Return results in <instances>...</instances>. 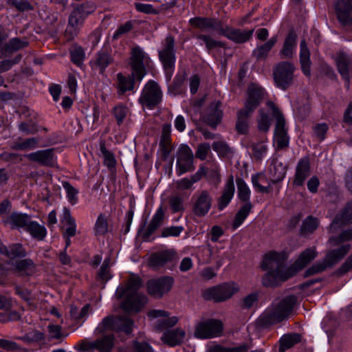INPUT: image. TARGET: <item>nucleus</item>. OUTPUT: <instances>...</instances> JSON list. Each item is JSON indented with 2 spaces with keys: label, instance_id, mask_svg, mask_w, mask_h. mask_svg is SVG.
<instances>
[{
  "label": "nucleus",
  "instance_id": "2eb2a0df",
  "mask_svg": "<svg viewBox=\"0 0 352 352\" xmlns=\"http://www.w3.org/2000/svg\"><path fill=\"white\" fill-rule=\"evenodd\" d=\"M173 283L174 279L170 276L149 280L146 283L147 292L154 298H161L170 291Z\"/></svg>",
  "mask_w": 352,
  "mask_h": 352
},
{
  "label": "nucleus",
  "instance_id": "0e129e2a",
  "mask_svg": "<svg viewBox=\"0 0 352 352\" xmlns=\"http://www.w3.org/2000/svg\"><path fill=\"white\" fill-rule=\"evenodd\" d=\"M258 112L260 118L258 120V128L260 131L266 132L269 130L271 125L270 119L263 109H260Z\"/></svg>",
  "mask_w": 352,
  "mask_h": 352
},
{
  "label": "nucleus",
  "instance_id": "c03bdc74",
  "mask_svg": "<svg viewBox=\"0 0 352 352\" xmlns=\"http://www.w3.org/2000/svg\"><path fill=\"white\" fill-rule=\"evenodd\" d=\"M252 207L253 206L251 202L245 203L241 206L239 211L236 213L232 223V227L234 230L238 228L243 223L251 212Z\"/></svg>",
  "mask_w": 352,
  "mask_h": 352
},
{
  "label": "nucleus",
  "instance_id": "f3484780",
  "mask_svg": "<svg viewBox=\"0 0 352 352\" xmlns=\"http://www.w3.org/2000/svg\"><path fill=\"white\" fill-rule=\"evenodd\" d=\"M335 9L342 27L346 30H352V0H338Z\"/></svg>",
  "mask_w": 352,
  "mask_h": 352
},
{
  "label": "nucleus",
  "instance_id": "c85d7f7f",
  "mask_svg": "<svg viewBox=\"0 0 352 352\" xmlns=\"http://www.w3.org/2000/svg\"><path fill=\"white\" fill-rule=\"evenodd\" d=\"M234 184L233 177L227 181L221 195L217 199V208L219 210H223L231 201L234 194Z\"/></svg>",
  "mask_w": 352,
  "mask_h": 352
},
{
  "label": "nucleus",
  "instance_id": "6e6552de",
  "mask_svg": "<svg viewBox=\"0 0 352 352\" xmlns=\"http://www.w3.org/2000/svg\"><path fill=\"white\" fill-rule=\"evenodd\" d=\"M294 65L286 61L278 63L274 67L273 78L276 86L283 90L290 87L294 82Z\"/></svg>",
  "mask_w": 352,
  "mask_h": 352
},
{
  "label": "nucleus",
  "instance_id": "7c9ffc66",
  "mask_svg": "<svg viewBox=\"0 0 352 352\" xmlns=\"http://www.w3.org/2000/svg\"><path fill=\"white\" fill-rule=\"evenodd\" d=\"M253 111L242 108L237 111L235 129L237 133L245 134L249 129L250 118Z\"/></svg>",
  "mask_w": 352,
  "mask_h": 352
},
{
  "label": "nucleus",
  "instance_id": "f257e3e1",
  "mask_svg": "<svg viewBox=\"0 0 352 352\" xmlns=\"http://www.w3.org/2000/svg\"><path fill=\"white\" fill-rule=\"evenodd\" d=\"M318 254L316 247L307 248L300 253L292 265L286 267L285 258L283 254L276 252L266 254L261 265L263 270H268L262 278L263 285L267 287L278 285L306 267Z\"/></svg>",
  "mask_w": 352,
  "mask_h": 352
},
{
  "label": "nucleus",
  "instance_id": "c756f323",
  "mask_svg": "<svg viewBox=\"0 0 352 352\" xmlns=\"http://www.w3.org/2000/svg\"><path fill=\"white\" fill-rule=\"evenodd\" d=\"M113 336H105L92 343L82 346V349L89 351L91 349H96L100 352H110L113 346Z\"/></svg>",
  "mask_w": 352,
  "mask_h": 352
},
{
  "label": "nucleus",
  "instance_id": "9d476101",
  "mask_svg": "<svg viewBox=\"0 0 352 352\" xmlns=\"http://www.w3.org/2000/svg\"><path fill=\"white\" fill-rule=\"evenodd\" d=\"M174 47L175 39L172 36L169 35L164 39L162 49L159 51V58L163 64L168 80L171 78L175 67L176 57Z\"/></svg>",
  "mask_w": 352,
  "mask_h": 352
},
{
  "label": "nucleus",
  "instance_id": "ddd939ff",
  "mask_svg": "<svg viewBox=\"0 0 352 352\" xmlns=\"http://www.w3.org/2000/svg\"><path fill=\"white\" fill-rule=\"evenodd\" d=\"M101 324L102 330L110 329L129 335L132 332L134 322L126 316H107L102 320Z\"/></svg>",
  "mask_w": 352,
  "mask_h": 352
},
{
  "label": "nucleus",
  "instance_id": "58836bf2",
  "mask_svg": "<svg viewBox=\"0 0 352 352\" xmlns=\"http://www.w3.org/2000/svg\"><path fill=\"white\" fill-rule=\"evenodd\" d=\"M300 47V60L301 63L302 70L305 75H306L307 76H309L311 74L310 52L305 40L301 41Z\"/></svg>",
  "mask_w": 352,
  "mask_h": 352
},
{
  "label": "nucleus",
  "instance_id": "1a4fd4ad",
  "mask_svg": "<svg viewBox=\"0 0 352 352\" xmlns=\"http://www.w3.org/2000/svg\"><path fill=\"white\" fill-rule=\"evenodd\" d=\"M162 100V91L155 81L151 80L144 85L139 102L143 107L153 109Z\"/></svg>",
  "mask_w": 352,
  "mask_h": 352
},
{
  "label": "nucleus",
  "instance_id": "e2e57ef3",
  "mask_svg": "<svg viewBox=\"0 0 352 352\" xmlns=\"http://www.w3.org/2000/svg\"><path fill=\"white\" fill-rule=\"evenodd\" d=\"M184 231V227L183 226H172L168 227H164L162 231L160 236L162 237H177L179 236L181 233Z\"/></svg>",
  "mask_w": 352,
  "mask_h": 352
},
{
  "label": "nucleus",
  "instance_id": "09e8293b",
  "mask_svg": "<svg viewBox=\"0 0 352 352\" xmlns=\"http://www.w3.org/2000/svg\"><path fill=\"white\" fill-rule=\"evenodd\" d=\"M196 38L204 42L208 52L217 47H226V44L223 42L215 40L209 34H198L196 35Z\"/></svg>",
  "mask_w": 352,
  "mask_h": 352
},
{
  "label": "nucleus",
  "instance_id": "79ce46f5",
  "mask_svg": "<svg viewBox=\"0 0 352 352\" xmlns=\"http://www.w3.org/2000/svg\"><path fill=\"white\" fill-rule=\"evenodd\" d=\"M21 276H31L35 272V265L31 259H23L18 261L15 268Z\"/></svg>",
  "mask_w": 352,
  "mask_h": 352
},
{
  "label": "nucleus",
  "instance_id": "603ef678",
  "mask_svg": "<svg viewBox=\"0 0 352 352\" xmlns=\"http://www.w3.org/2000/svg\"><path fill=\"white\" fill-rule=\"evenodd\" d=\"M168 204L173 213L182 212L185 210L184 199L178 194L169 197Z\"/></svg>",
  "mask_w": 352,
  "mask_h": 352
},
{
  "label": "nucleus",
  "instance_id": "de8ad7c7",
  "mask_svg": "<svg viewBox=\"0 0 352 352\" xmlns=\"http://www.w3.org/2000/svg\"><path fill=\"white\" fill-rule=\"evenodd\" d=\"M38 140L36 138H30L25 140L19 139L14 142L11 148L17 151L34 149L37 147Z\"/></svg>",
  "mask_w": 352,
  "mask_h": 352
},
{
  "label": "nucleus",
  "instance_id": "c9c22d12",
  "mask_svg": "<svg viewBox=\"0 0 352 352\" xmlns=\"http://www.w3.org/2000/svg\"><path fill=\"white\" fill-rule=\"evenodd\" d=\"M171 125L170 124H165L162 126V131L160 141V146L163 151V156L166 157L169 155L172 149L171 146Z\"/></svg>",
  "mask_w": 352,
  "mask_h": 352
},
{
  "label": "nucleus",
  "instance_id": "dca6fc26",
  "mask_svg": "<svg viewBox=\"0 0 352 352\" xmlns=\"http://www.w3.org/2000/svg\"><path fill=\"white\" fill-rule=\"evenodd\" d=\"M192 212L199 217L205 216L212 207V198L209 191H197L192 198Z\"/></svg>",
  "mask_w": 352,
  "mask_h": 352
},
{
  "label": "nucleus",
  "instance_id": "7ed1b4c3",
  "mask_svg": "<svg viewBox=\"0 0 352 352\" xmlns=\"http://www.w3.org/2000/svg\"><path fill=\"white\" fill-rule=\"evenodd\" d=\"M296 302L297 297L295 295L276 298L258 318V324L262 327H268L283 321L290 316Z\"/></svg>",
  "mask_w": 352,
  "mask_h": 352
},
{
  "label": "nucleus",
  "instance_id": "bb28decb",
  "mask_svg": "<svg viewBox=\"0 0 352 352\" xmlns=\"http://www.w3.org/2000/svg\"><path fill=\"white\" fill-rule=\"evenodd\" d=\"M310 162L308 157L301 158L296 167L293 183L295 186H301L310 175Z\"/></svg>",
  "mask_w": 352,
  "mask_h": 352
},
{
  "label": "nucleus",
  "instance_id": "4468645a",
  "mask_svg": "<svg viewBox=\"0 0 352 352\" xmlns=\"http://www.w3.org/2000/svg\"><path fill=\"white\" fill-rule=\"evenodd\" d=\"M193 153L190 148L186 144H182L177 152V173L182 175L185 173L192 171L195 169L193 165Z\"/></svg>",
  "mask_w": 352,
  "mask_h": 352
},
{
  "label": "nucleus",
  "instance_id": "49530a36",
  "mask_svg": "<svg viewBox=\"0 0 352 352\" xmlns=\"http://www.w3.org/2000/svg\"><path fill=\"white\" fill-rule=\"evenodd\" d=\"M318 227V220L312 216H308L300 226V234L304 236H308L317 229Z\"/></svg>",
  "mask_w": 352,
  "mask_h": 352
},
{
  "label": "nucleus",
  "instance_id": "72a5a7b5",
  "mask_svg": "<svg viewBox=\"0 0 352 352\" xmlns=\"http://www.w3.org/2000/svg\"><path fill=\"white\" fill-rule=\"evenodd\" d=\"M184 331L182 329L177 328L174 330H168L165 331L162 336V340L164 343L171 346H174L179 344L184 340Z\"/></svg>",
  "mask_w": 352,
  "mask_h": 352
},
{
  "label": "nucleus",
  "instance_id": "5fc2aeb1",
  "mask_svg": "<svg viewBox=\"0 0 352 352\" xmlns=\"http://www.w3.org/2000/svg\"><path fill=\"white\" fill-rule=\"evenodd\" d=\"M248 346L247 344H241L234 347H225L221 345H214L210 346L207 352H247Z\"/></svg>",
  "mask_w": 352,
  "mask_h": 352
},
{
  "label": "nucleus",
  "instance_id": "a19ab883",
  "mask_svg": "<svg viewBox=\"0 0 352 352\" xmlns=\"http://www.w3.org/2000/svg\"><path fill=\"white\" fill-rule=\"evenodd\" d=\"M25 230L38 241H43L47 234V230L44 226L32 220L30 221Z\"/></svg>",
  "mask_w": 352,
  "mask_h": 352
},
{
  "label": "nucleus",
  "instance_id": "f03ea898",
  "mask_svg": "<svg viewBox=\"0 0 352 352\" xmlns=\"http://www.w3.org/2000/svg\"><path fill=\"white\" fill-rule=\"evenodd\" d=\"M352 240V230H346L340 235L331 236L328 242L331 246H340L328 252L322 261L314 263L305 272V276L307 277L320 273L338 263L349 251L350 245L346 242Z\"/></svg>",
  "mask_w": 352,
  "mask_h": 352
},
{
  "label": "nucleus",
  "instance_id": "473e14b6",
  "mask_svg": "<svg viewBox=\"0 0 352 352\" xmlns=\"http://www.w3.org/2000/svg\"><path fill=\"white\" fill-rule=\"evenodd\" d=\"M297 35L294 30H291L287 35L283 48L280 52L282 58H291L293 56L296 47Z\"/></svg>",
  "mask_w": 352,
  "mask_h": 352
},
{
  "label": "nucleus",
  "instance_id": "a18cd8bd",
  "mask_svg": "<svg viewBox=\"0 0 352 352\" xmlns=\"http://www.w3.org/2000/svg\"><path fill=\"white\" fill-rule=\"evenodd\" d=\"M117 80L118 89V93L120 95L124 94L126 91H132L134 88V81L137 79H134L131 76V78H128L124 76L122 73L117 74Z\"/></svg>",
  "mask_w": 352,
  "mask_h": 352
},
{
  "label": "nucleus",
  "instance_id": "4c0bfd02",
  "mask_svg": "<svg viewBox=\"0 0 352 352\" xmlns=\"http://www.w3.org/2000/svg\"><path fill=\"white\" fill-rule=\"evenodd\" d=\"M0 252L10 258L24 257L26 255L25 249L20 243H14L8 248L0 243Z\"/></svg>",
  "mask_w": 352,
  "mask_h": 352
},
{
  "label": "nucleus",
  "instance_id": "bf43d9fd",
  "mask_svg": "<svg viewBox=\"0 0 352 352\" xmlns=\"http://www.w3.org/2000/svg\"><path fill=\"white\" fill-rule=\"evenodd\" d=\"M252 149L254 158L261 160L267 152V146L264 142L252 143Z\"/></svg>",
  "mask_w": 352,
  "mask_h": 352
},
{
  "label": "nucleus",
  "instance_id": "ea45409f",
  "mask_svg": "<svg viewBox=\"0 0 352 352\" xmlns=\"http://www.w3.org/2000/svg\"><path fill=\"white\" fill-rule=\"evenodd\" d=\"M271 181L273 184L281 182L286 175V167L282 162L275 160L270 168Z\"/></svg>",
  "mask_w": 352,
  "mask_h": 352
},
{
  "label": "nucleus",
  "instance_id": "b1692460",
  "mask_svg": "<svg viewBox=\"0 0 352 352\" xmlns=\"http://www.w3.org/2000/svg\"><path fill=\"white\" fill-rule=\"evenodd\" d=\"M25 157L29 160L44 166H53L55 164V155L52 148L37 151L25 155Z\"/></svg>",
  "mask_w": 352,
  "mask_h": 352
},
{
  "label": "nucleus",
  "instance_id": "cd10ccee",
  "mask_svg": "<svg viewBox=\"0 0 352 352\" xmlns=\"http://www.w3.org/2000/svg\"><path fill=\"white\" fill-rule=\"evenodd\" d=\"M30 220L31 217L30 215L14 212L3 220V223L8 225L12 229L19 230L23 228L25 230Z\"/></svg>",
  "mask_w": 352,
  "mask_h": 352
},
{
  "label": "nucleus",
  "instance_id": "680f3d73",
  "mask_svg": "<svg viewBox=\"0 0 352 352\" xmlns=\"http://www.w3.org/2000/svg\"><path fill=\"white\" fill-rule=\"evenodd\" d=\"M63 187L66 191L67 197L69 203L72 205L76 204L78 201L77 195L78 193V190L72 186L68 182H63Z\"/></svg>",
  "mask_w": 352,
  "mask_h": 352
},
{
  "label": "nucleus",
  "instance_id": "338daca9",
  "mask_svg": "<svg viewBox=\"0 0 352 352\" xmlns=\"http://www.w3.org/2000/svg\"><path fill=\"white\" fill-rule=\"evenodd\" d=\"M22 58L21 54L16 55L13 59H6L0 61V74L10 69L13 65L19 63Z\"/></svg>",
  "mask_w": 352,
  "mask_h": 352
},
{
  "label": "nucleus",
  "instance_id": "423d86ee",
  "mask_svg": "<svg viewBox=\"0 0 352 352\" xmlns=\"http://www.w3.org/2000/svg\"><path fill=\"white\" fill-rule=\"evenodd\" d=\"M151 59L148 55L140 46L131 48L129 57V65L131 69V75L134 79L141 81L146 74V67L148 66Z\"/></svg>",
  "mask_w": 352,
  "mask_h": 352
},
{
  "label": "nucleus",
  "instance_id": "052dcab7",
  "mask_svg": "<svg viewBox=\"0 0 352 352\" xmlns=\"http://www.w3.org/2000/svg\"><path fill=\"white\" fill-rule=\"evenodd\" d=\"M212 147L219 155L222 157L228 156L232 153L231 148L224 141H215L212 143Z\"/></svg>",
  "mask_w": 352,
  "mask_h": 352
},
{
  "label": "nucleus",
  "instance_id": "69168bd1",
  "mask_svg": "<svg viewBox=\"0 0 352 352\" xmlns=\"http://www.w3.org/2000/svg\"><path fill=\"white\" fill-rule=\"evenodd\" d=\"M128 113V109L122 105H118L113 108V114L117 121L118 125L123 123Z\"/></svg>",
  "mask_w": 352,
  "mask_h": 352
},
{
  "label": "nucleus",
  "instance_id": "0eeeda50",
  "mask_svg": "<svg viewBox=\"0 0 352 352\" xmlns=\"http://www.w3.org/2000/svg\"><path fill=\"white\" fill-rule=\"evenodd\" d=\"M223 331V322L218 319L208 318L198 322L194 331V336L207 340L220 337Z\"/></svg>",
  "mask_w": 352,
  "mask_h": 352
},
{
  "label": "nucleus",
  "instance_id": "8fccbe9b",
  "mask_svg": "<svg viewBox=\"0 0 352 352\" xmlns=\"http://www.w3.org/2000/svg\"><path fill=\"white\" fill-rule=\"evenodd\" d=\"M237 194L239 199L245 203L250 202V189L242 178H236Z\"/></svg>",
  "mask_w": 352,
  "mask_h": 352
},
{
  "label": "nucleus",
  "instance_id": "5701e85b",
  "mask_svg": "<svg viewBox=\"0 0 352 352\" xmlns=\"http://www.w3.org/2000/svg\"><path fill=\"white\" fill-rule=\"evenodd\" d=\"M113 62V58L106 50L98 51L90 61V66L94 71L104 74L106 68Z\"/></svg>",
  "mask_w": 352,
  "mask_h": 352
},
{
  "label": "nucleus",
  "instance_id": "4d7b16f0",
  "mask_svg": "<svg viewBox=\"0 0 352 352\" xmlns=\"http://www.w3.org/2000/svg\"><path fill=\"white\" fill-rule=\"evenodd\" d=\"M264 180H265V177L262 173L252 175V183L256 190L259 192L269 193L271 191V186H263L259 184V182H263Z\"/></svg>",
  "mask_w": 352,
  "mask_h": 352
},
{
  "label": "nucleus",
  "instance_id": "6ab92c4d",
  "mask_svg": "<svg viewBox=\"0 0 352 352\" xmlns=\"http://www.w3.org/2000/svg\"><path fill=\"white\" fill-rule=\"evenodd\" d=\"M148 316L151 318H162L155 324V329L157 331H163L172 327L178 322V318L176 316L168 317V313L161 309L151 310L148 312Z\"/></svg>",
  "mask_w": 352,
  "mask_h": 352
},
{
  "label": "nucleus",
  "instance_id": "13d9d810",
  "mask_svg": "<svg viewBox=\"0 0 352 352\" xmlns=\"http://www.w3.org/2000/svg\"><path fill=\"white\" fill-rule=\"evenodd\" d=\"M108 231V223L105 216L100 214L96 220L94 226V232L96 235H103Z\"/></svg>",
  "mask_w": 352,
  "mask_h": 352
},
{
  "label": "nucleus",
  "instance_id": "37998d69",
  "mask_svg": "<svg viewBox=\"0 0 352 352\" xmlns=\"http://www.w3.org/2000/svg\"><path fill=\"white\" fill-rule=\"evenodd\" d=\"M300 341V335L298 333H288L280 339L279 352H285L286 350L293 347Z\"/></svg>",
  "mask_w": 352,
  "mask_h": 352
},
{
  "label": "nucleus",
  "instance_id": "aec40b11",
  "mask_svg": "<svg viewBox=\"0 0 352 352\" xmlns=\"http://www.w3.org/2000/svg\"><path fill=\"white\" fill-rule=\"evenodd\" d=\"M176 256L173 250H166L152 254L148 261L150 267L157 270L164 267L167 263L172 262Z\"/></svg>",
  "mask_w": 352,
  "mask_h": 352
},
{
  "label": "nucleus",
  "instance_id": "6e6d98bb",
  "mask_svg": "<svg viewBox=\"0 0 352 352\" xmlns=\"http://www.w3.org/2000/svg\"><path fill=\"white\" fill-rule=\"evenodd\" d=\"M100 150L102 154L104 164L109 168H113L116 164V160L113 154L106 148L105 142L103 141L100 143Z\"/></svg>",
  "mask_w": 352,
  "mask_h": 352
},
{
  "label": "nucleus",
  "instance_id": "3c124183",
  "mask_svg": "<svg viewBox=\"0 0 352 352\" xmlns=\"http://www.w3.org/2000/svg\"><path fill=\"white\" fill-rule=\"evenodd\" d=\"M28 45L29 42L27 40L13 38L5 45L4 50L7 52L12 53L27 47Z\"/></svg>",
  "mask_w": 352,
  "mask_h": 352
},
{
  "label": "nucleus",
  "instance_id": "39448f33",
  "mask_svg": "<svg viewBox=\"0 0 352 352\" xmlns=\"http://www.w3.org/2000/svg\"><path fill=\"white\" fill-rule=\"evenodd\" d=\"M96 6L91 3H87L74 9L71 12L68 24L65 31L67 40L74 39L78 34L80 28L88 15L94 12Z\"/></svg>",
  "mask_w": 352,
  "mask_h": 352
},
{
  "label": "nucleus",
  "instance_id": "a878e982",
  "mask_svg": "<svg viewBox=\"0 0 352 352\" xmlns=\"http://www.w3.org/2000/svg\"><path fill=\"white\" fill-rule=\"evenodd\" d=\"M191 25L202 30H212L220 34L222 28L221 21L210 17H195L190 19Z\"/></svg>",
  "mask_w": 352,
  "mask_h": 352
},
{
  "label": "nucleus",
  "instance_id": "864d4df0",
  "mask_svg": "<svg viewBox=\"0 0 352 352\" xmlns=\"http://www.w3.org/2000/svg\"><path fill=\"white\" fill-rule=\"evenodd\" d=\"M110 264L111 258L109 256L104 260L99 271L98 272V279L104 283L111 278Z\"/></svg>",
  "mask_w": 352,
  "mask_h": 352
},
{
  "label": "nucleus",
  "instance_id": "9b49d317",
  "mask_svg": "<svg viewBox=\"0 0 352 352\" xmlns=\"http://www.w3.org/2000/svg\"><path fill=\"white\" fill-rule=\"evenodd\" d=\"M267 106L272 111L273 116L276 120L274 140L276 142L277 147L279 149L287 147L289 144V137L287 135V129H285V118L274 103L272 102H268Z\"/></svg>",
  "mask_w": 352,
  "mask_h": 352
},
{
  "label": "nucleus",
  "instance_id": "20e7f679",
  "mask_svg": "<svg viewBox=\"0 0 352 352\" xmlns=\"http://www.w3.org/2000/svg\"><path fill=\"white\" fill-rule=\"evenodd\" d=\"M142 285L141 278L133 275L129 278L126 287L121 286L117 289L115 294L117 299L120 300L125 296L121 304L123 310L126 312H138L147 303V297L137 292Z\"/></svg>",
  "mask_w": 352,
  "mask_h": 352
},
{
  "label": "nucleus",
  "instance_id": "393cba45",
  "mask_svg": "<svg viewBox=\"0 0 352 352\" xmlns=\"http://www.w3.org/2000/svg\"><path fill=\"white\" fill-rule=\"evenodd\" d=\"M221 102L214 101L210 104L203 116V120L208 125L216 127L223 117V111L221 109Z\"/></svg>",
  "mask_w": 352,
  "mask_h": 352
},
{
  "label": "nucleus",
  "instance_id": "2f4dec72",
  "mask_svg": "<svg viewBox=\"0 0 352 352\" xmlns=\"http://www.w3.org/2000/svg\"><path fill=\"white\" fill-rule=\"evenodd\" d=\"M164 218V212L162 208L160 207L157 210L147 228L143 232L142 237L144 239H148L155 232V231L162 225Z\"/></svg>",
  "mask_w": 352,
  "mask_h": 352
},
{
  "label": "nucleus",
  "instance_id": "f704fd0d",
  "mask_svg": "<svg viewBox=\"0 0 352 352\" xmlns=\"http://www.w3.org/2000/svg\"><path fill=\"white\" fill-rule=\"evenodd\" d=\"M352 222V201L349 202L340 214H338L331 224V228H336Z\"/></svg>",
  "mask_w": 352,
  "mask_h": 352
},
{
  "label": "nucleus",
  "instance_id": "4be33fe9",
  "mask_svg": "<svg viewBox=\"0 0 352 352\" xmlns=\"http://www.w3.org/2000/svg\"><path fill=\"white\" fill-rule=\"evenodd\" d=\"M265 90L261 87L251 85L248 89V98L244 104L243 108L254 111L264 98Z\"/></svg>",
  "mask_w": 352,
  "mask_h": 352
},
{
  "label": "nucleus",
  "instance_id": "f8f14e48",
  "mask_svg": "<svg viewBox=\"0 0 352 352\" xmlns=\"http://www.w3.org/2000/svg\"><path fill=\"white\" fill-rule=\"evenodd\" d=\"M236 291L237 289L234 287V283H226L206 289L203 296L208 300L222 302L231 298Z\"/></svg>",
  "mask_w": 352,
  "mask_h": 352
},
{
  "label": "nucleus",
  "instance_id": "e433bc0d",
  "mask_svg": "<svg viewBox=\"0 0 352 352\" xmlns=\"http://www.w3.org/2000/svg\"><path fill=\"white\" fill-rule=\"evenodd\" d=\"M277 42L276 36L272 37L269 41H267L264 44L261 45H258L252 52V56L257 60H261L265 59L269 52L275 45Z\"/></svg>",
  "mask_w": 352,
  "mask_h": 352
},
{
  "label": "nucleus",
  "instance_id": "412c9836",
  "mask_svg": "<svg viewBox=\"0 0 352 352\" xmlns=\"http://www.w3.org/2000/svg\"><path fill=\"white\" fill-rule=\"evenodd\" d=\"M336 63L338 71L344 80L346 87L349 89L350 78H352V57L341 53L337 56Z\"/></svg>",
  "mask_w": 352,
  "mask_h": 352
},
{
  "label": "nucleus",
  "instance_id": "a211bd4d",
  "mask_svg": "<svg viewBox=\"0 0 352 352\" xmlns=\"http://www.w3.org/2000/svg\"><path fill=\"white\" fill-rule=\"evenodd\" d=\"M254 30H241L234 28L228 25H223L220 35L226 36L235 43L241 44L248 42L252 37Z\"/></svg>",
  "mask_w": 352,
  "mask_h": 352
},
{
  "label": "nucleus",
  "instance_id": "774afa93",
  "mask_svg": "<svg viewBox=\"0 0 352 352\" xmlns=\"http://www.w3.org/2000/svg\"><path fill=\"white\" fill-rule=\"evenodd\" d=\"M0 348L13 352H20L23 351L22 347L16 342L4 339H0Z\"/></svg>",
  "mask_w": 352,
  "mask_h": 352
}]
</instances>
